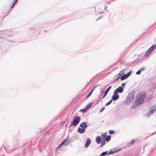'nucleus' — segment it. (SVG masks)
<instances>
[{"label": "nucleus", "instance_id": "nucleus-1", "mask_svg": "<svg viewBox=\"0 0 156 156\" xmlns=\"http://www.w3.org/2000/svg\"><path fill=\"white\" fill-rule=\"evenodd\" d=\"M146 96V93L144 91L140 92L137 95L136 103L138 104L142 103Z\"/></svg>", "mask_w": 156, "mask_h": 156}, {"label": "nucleus", "instance_id": "nucleus-2", "mask_svg": "<svg viewBox=\"0 0 156 156\" xmlns=\"http://www.w3.org/2000/svg\"><path fill=\"white\" fill-rule=\"evenodd\" d=\"M81 118L78 116H75L73 118V120L71 122L70 126H76L79 123Z\"/></svg>", "mask_w": 156, "mask_h": 156}, {"label": "nucleus", "instance_id": "nucleus-3", "mask_svg": "<svg viewBox=\"0 0 156 156\" xmlns=\"http://www.w3.org/2000/svg\"><path fill=\"white\" fill-rule=\"evenodd\" d=\"M156 48V45H154L151 47L145 54L146 56H148L151 52Z\"/></svg>", "mask_w": 156, "mask_h": 156}, {"label": "nucleus", "instance_id": "nucleus-4", "mask_svg": "<svg viewBox=\"0 0 156 156\" xmlns=\"http://www.w3.org/2000/svg\"><path fill=\"white\" fill-rule=\"evenodd\" d=\"M123 88L122 87H119L118 88L116 89L114 91L115 94L118 93H122L123 92Z\"/></svg>", "mask_w": 156, "mask_h": 156}, {"label": "nucleus", "instance_id": "nucleus-5", "mask_svg": "<svg viewBox=\"0 0 156 156\" xmlns=\"http://www.w3.org/2000/svg\"><path fill=\"white\" fill-rule=\"evenodd\" d=\"M119 97V95L117 93L115 94V92H114V94L112 97V98L113 101H115L117 100Z\"/></svg>", "mask_w": 156, "mask_h": 156}, {"label": "nucleus", "instance_id": "nucleus-6", "mask_svg": "<svg viewBox=\"0 0 156 156\" xmlns=\"http://www.w3.org/2000/svg\"><path fill=\"white\" fill-rule=\"evenodd\" d=\"M80 126L81 128L84 129L87 127V125L86 122H83L80 124Z\"/></svg>", "mask_w": 156, "mask_h": 156}, {"label": "nucleus", "instance_id": "nucleus-7", "mask_svg": "<svg viewBox=\"0 0 156 156\" xmlns=\"http://www.w3.org/2000/svg\"><path fill=\"white\" fill-rule=\"evenodd\" d=\"M130 72H129L128 74H125L124 75H123L121 77V80H123L126 79V78H127L128 76H129V73H130Z\"/></svg>", "mask_w": 156, "mask_h": 156}, {"label": "nucleus", "instance_id": "nucleus-8", "mask_svg": "<svg viewBox=\"0 0 156 156\" xmlns=\"http://www.w3.org/2000/svg\"><path fill=\"white\" fill-rule=\"evenodd\" d=\"M91 143V141L90 140L89 138L87 139V141L85 144V146L86 147H88L89 145Z\"/></svg>", "mask_w": 156, "mask_h": 156}, {"label": "nucleus", "instance_id": "nucleus-9", "mask_svg": "<svg viewBox=\"0 0 156 156\" xmlns=\"http://www.w3.org/2000/svg\"><path fill=\"white\" fill-rule=\"evenodd\" d=\"M85 129L79 128L78 129V132L79 133H83L85 132Z\"/></svg>", "mask_w": 156, "mask_h": 156}, {"label": "nucleus", "instance_id": "nucleus-10", "mask_svg": "<svg viewBox=\"0 0 156 156\" xmlns=\"http://www.w3.org/2000/svg\"><path fill=\"white\" fill-rule=\"evenodd\" d=\"M111 87H112L111 86H110L106 89V91L105 92L104 95L102 98L103 99L106 96V95L107 94L108 92L109 91V90L111 89Z\"/></svg>", "mask_w": 156, "mask_h": 156}, {"label": "nucleus", "instance_id": "nucleus-11", "mask_svg": "<svg viewBox=\"0 0 156 156\" xmlns=\"http://www.w3.org/2000/svg\"><path fill=\"white\" fill-rule=\"evenodd\" d=\"M101 137L100 136H97L96 138V141L97 144H99L101 141Z\"/></svg>", "mask_w": 156, "mask_h": 156}, {"label": "nucleus", "instance_id": "nucleus-12", "mask_svg": "<svg viewBox=\"0 0 156 156\" xmlns=\"http://www.w3.org/2000/svg\"><path fill=\"white\" fill-rule=\"evenodd\" d=\"M151 110L150 111V114H152V113H153L155 112V111L156 110V108L155 107H151Z\"/></svg>", "mask_w": 156, "mask_h": 156}, {"label": "nucleus", "instance_id": "nucleus-13", "mask_svg": "<svg viewBox=\"0 0 156 156\" xmlns=\"http://www.w3.org/2000/svg\"><path fill=\"white\" fill-rule=\"evenodd\" d=\"M96 87H94L93 89L92 90L90 91V92L87 96H86V98H88L92 94V93L93 91H94V89Z\"/></svg>", "mask_w": 156, "mask_h": 156}, {"label": "nucleus", "instance_id": "nucleus-14", "mask_svg": "<svg viewBox=\"0 0 156 156\" xmlns=\"http://www.w3.org/2000/svg\"><path fill=\"white\" fill-rule=\"evenodd\" d=\"M67 140L66 139L64 140L59 145L58 147L59 148L60 147H62L63 145H64L65 143L67 141Z\"/></svg>", "mask_w": 156, "mask_h": 156}, {"label": "nucleus", "instance_id": "nucleus-15", "mask_svg": "<svg viewBox=\"0 0 156 156\" xmlns=\"http://www.w3.org/2000/svg\"><path fill=\"white\" fill-rule=\"evenodd\" d=\"M106 135L107 133H103L101 134V136L102 137V138L105 140L106 137Z\"/></svg>", "mask_w": 156, "mask_h": 156}, {"label": "nucleus", "instance_id": "nucleus-16", "mask_svg": "<svg viewBox=\"0 0 156 156\" xmlns=\"http://www.w3.org/2000/svg\"><path fill=\"white\" fill-rule=\"evenodd\" d=\"M111 136H107L105 138V140L107 142L109 141L111 139Z\"/></svg>", "mask_w": 156, "mask_h": 156}, {"label": "nucleus", "instance_id": "nucleus-17", "mask_svg": "<svg viewBox=\"0 0 156 156\" xmlns=\"http://www.w3.org/2000/svg\"><path fill=\"white\" fill-rule=\"evenodd\" d=\"M18 1V0H14L13 2L12 5V6H11V8H12L17 3V2Z\"/></svg>", "mask_w": 156, "mask_h": 156}, {"label": "nucleus", "instance_id": "nucleus-18", "mask_svg": "<svg viewBox=\"0 0 156 156\" xmlns=\"http://www.w3.org/2000/svg\"><path fill=\"white\" fill-rule=\"evenodd\" d=\"M87 111V109H86V108L85 109H82L80 110L79 112H81L83 113H84V112H86Z\"/></svg>", "mask_w": 156, "mask_h": 156}, {"label": "nucleus", "instance_id": "nucleus-19", "mask_svg": "<svg viewBox=\"0 0 156 156\" xmlns=\"http://www.w3.org/2000/svg\"><path fill=\"white\" fill-rule=\"evenodd\" d=\"M105 143H105V141H102L101 142V145H100V146L101 147L102 146H103L105 144Z\"/></svg>", "mask_w": 156, "mask_h": 156}, {"label": "nucleus", "instance_id": "nucleus-20", "mask_svg": "<svg viewBox=\"0 0 156 156\" xmlns=\"http://www.w3.org/2000/svg\"><path fill=\"white\" fill-rule=\"evenodd\" d=\"M114 133V131L112 130H110L109 131V133L111 134H113Z\"/></svg>", "mask_w": 156, "mask_h": 156}, {"label": "nucleus", "instance_id": "nucleus-21", "mask_svg": "<svg viewBox=\"0 0 156 156\" xmlns=\"http://www.w3.org/2000/svg\"><path fill=\"white\" fill-rule=\"evenodd\" d=\"M91 104H90L88 105L86 107V108L87 109V110L88 109L90 108L91 106Z\"/></svg>", "mask_w": 156, "mask_h": 156}, {"label": "nucleus", "instance_id": "nucleus-22", "mask_svg": "<svg viewBox=\"0 0 156 156\" xmlns=\"http://www.w3.org/2000/svg\"><path fill=\"white\" fill-rule=\"evenodd\" d=\"M112 102V100H110L108 102H107L105 105H108L110 104Z\"/></svg>", "mask_w": 156, "mask_h": 156}, {"label": "nucleus", "instance_id": "nucleus-23", "mask_svg": "<svg viewBox=\"0 0 156 156\" xmlns=\"http://www.w3.org/2000/svg\"><path fill=\"white\" fill-rule=\"evenodd\" d=\"M106 152H104L101 154V156H104L106 155Z\"/></svg>", "mask_w": 156, "mask_h": 156}, {"label": "nucleus", "instance_id": "nucleus-24", "mask_svg": "<svg viewBox=\"0 0 156 156\" xmlns=\"http://www.w3.org/2000/svg\"><path fill=\"white\" fill-rule=\"evenodd\" d=\"M105 109V108L104 107H102L101 109L100 110V112H102Z\"/></svg>", "mask_w": 156, "mask_h": 156}, {"label": "nucleus", "instance_id": "nucleus-25", "mask_svg": "<svg viewBox=\"0 0 156 156\" xmlns=\"http://www.w3.org/2000/svg\"><path fill=\"white\" fill-rule=\"evenodd\" d=\"M141 71V70H139L136 73V74L137 75H139Z\"/></svg>", "mask_w": 156, "mask_h": 156}, {"label": "nucleus", "instance_id": "nucleus-26", "mask_svg": "<svg viewBox=\"0 0 156 156\" xmlns=\"http://www.w3.org/2000/svg\"><path fill=\"white\" fill-rule=\"evenodd\" d=\"M135 142V140H132L130 142V144H132Z\"/></svg>", "mask_w": 156, "mask_h": 156}, {"label": "nucleus", "instance_id": "nucleus-27", "mask_svg": "<svg viewBox=\"0 0 156 156\" xmlns=\"http://www.w3.org/2000/svg\"><path fill=\"white\" fill-rule=\"evenodd\" d=\"M125 83H123L122 84V86H125Z\"/></svg>", "mask_w": 156, "mask_h": 156}, {"label": "nucleus", "instance_id": "nucleus-28", "mask_svg": "<svg viewBox=\"0 0 156 156\" xmlns=\"http://www.w3.org/2000/svg\"><path fill=\"white\" fill-rule=\"evenodd\" d=\"M144 69V68H142L140 70H141V71H142V70H143Z\"/></svg>", "mask_w": 156, "mask_h": 156}, {"label": "nucleus", "instance_id": "nucleus-29", "mask_svg": "<svg viewBox=\"0 0 156 156\" xmlns=\"http://www.w3.org/2000/svg\"><path fill=\"white\" fill-rule=\"evenodd\" d=\"M119 78V76H118L117 77V78H116V80H117Z\"/></svg>", "mask_w": 156, "mask_h": 156}]
</instances>
